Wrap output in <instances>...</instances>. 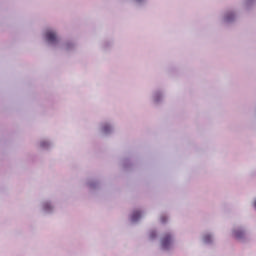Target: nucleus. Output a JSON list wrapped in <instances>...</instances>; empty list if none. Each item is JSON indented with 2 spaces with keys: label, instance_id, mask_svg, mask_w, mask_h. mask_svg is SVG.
Returning <instances> with one entry per match:
<instances>
[{
  "label": "nucleus",
  "instance_id": "obj_1",
  "mask_svg": "<svg viewBox=\"0 0 256 256\" xmlns=\"http://www.w3.org/2000/svg\"><path fill=\"white\" fill-rule=\"evenodd\" d=\"M46 39L48 43H55L57 41V35L53 31L46 32Z\"/></svg>",
  "mask_w": 256,
  "mask_h": 256
},
{
  "label": "nucleus",
  "instance_id": "obj_2",
  "mask_svg": "<svg viewBox=\"0 0 256 256\" xmlns=\"http://www.w3.org/2000/svg\"><path fill=\"white\" fill-rule=\"evenodd\" d=\"M169 245H171V235L167 234L162 238V247L169 249Z\"/></svg>",
  "mask_w": 256,
  "mask_h": 256
},
{
  "label": "nucleus",
  "instance_id": "obj_3",
  "mask_svg": "<svg viewBox=\"0 0 256 256\" xmlns=\"http://www.w3.org/2000/svg\"><path fill=\"white\" fill-rule=\"evenodd\" d=\"M141 218V212L136 211L132 215V221H138Z\"/></svg>",
  "mask_w": 256,
  "mask_h": 256
},
{
  "label": "nucleus",
  "instance_id": "obj_4",
  "mask_svg": "<svg viewBox=\"0 0 256 256\" xmlns=\"http://www.w3.org/2000/svg\"><path fill=\"white\" fill-rule=\"evenodd\" d=\"M234 235L237 239H241V237H243V232L241 231H235Z\"/></svg>",
  "mask_w": 256,
  "mask_h": 256
},
{
  "label": "nucleus",
  "instance_id": "obj_5",
  "mask_svg": "<svg viewBox=\"0 0 256 256\" xmlns=\"http://www.w3.org/2000/svg\"><path fill=\"white\" fill-rule=\"evenodd\" d=\"M204 241H205L206 243H209V241H211V236H205V237H204Z\"/></svg>",
  "mask_w": 256,
  "mask_h": 256
},
{
  "label": "nucleus",
  "instance_id": "obj_6",
  "mask_svg": "<svg viewBox=\"0 0 256 256\" xmlns=\"http://www.w3.org/2000/svg\"><path fill=\"white\" fill-rule=\"evenodd\" d=\"M103 131H104V133H107V132L109 131V126H105V127L103 128Z\"/></svg>",
  "mask_w": 256,
  "mask_h": 256
},
{
  "label": "nucleus",
  "instance_id": "obj_7",
  "mask_svg": "<svg viewBox=\"0 0 256 256\" xmlns=\"http://www.w3.org/2000/svg\"><path fill=\"white\" fill-rule=\"evenodd\" d=\"M161 221H162V223H165L167 221V218H165V216H162Z\"/></svg>",
  "mask_w": 256,
  "mask_h": 256
},
{
  "label": "nucleus",
  "instance_id": "obj_8",
  "mask_svg": "<svg viewBox=\"0 0 256 256\" xmlns=\"http://www.w3.org/2000/svg\"><path fill=\"white\" fill-rule=\"evenodd\" d=\"M151 237H152V239H153V237H155V235H153V233L151 234Z\"/></svg>",
  "mask_w": 256,
  "mask_h": 256
}]
</instances>
